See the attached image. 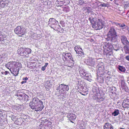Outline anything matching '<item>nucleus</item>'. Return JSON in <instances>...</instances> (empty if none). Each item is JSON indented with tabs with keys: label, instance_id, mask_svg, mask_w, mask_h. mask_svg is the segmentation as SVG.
Wrapping results in <instances>:
<instances>
[{
	"label": "nucleus",
	"instance_id": "nucleus-1",
	"mask_svg": "<svg viewBox=\"0 0 129 129\" xmlns=\"http://www.w3.org/2000/svg\"><path fill=\"white\" fill-rule=\"evenodd\" d=\"M108 39L111 42H114L117 40V36L115 28L113 27H110L109 30L107 35Z\"/></svg>",
	"mask_w": 129,
	"mask_h": 129
},
{
	"label": "nucleus",
	"instance_id": "nucleus-2",
	"mask_svg": "<svg viewBox=\"0 0 129 129\" xmlns=\"http://www.w3.org/2000/svg\"><path fill=\"white\" fill-rule=\"evenodd\" d=\"M40 102V100L37 97L35 98L29 103V106L32 109H35L36 111H39L40 110V107L39 106L38 107L37 106L39 105Z\"/></svg>",
	"mask_w": 129,
	"mask_h": 129
},
{
	"label": "nucleus",
	"instance_id": "nucleus-3",
	"mask_svg": "<svg viewBox=\"0 0 129 129\" xmlns=\"http://www.w3.org/2000/svg\"><path fill=\"white\" fill-rule=\"evenodd\" d=\"M113 47V46L111 44L105 43L103 46L104 55H106L108 57L111 55L112 54Z\"/></svg>",
	"mask_w": 129,
	"mask_h": 129
},
{
	"label": "nucleus",
	"instance_id": "nucleus-4",
	"mask_svg": "<svg viewBox=\"0 0 129 129\" xmlns=\"http://www.w3.org/2000/svg\"><path fill=\"white\" fill-rule=\"evenodd\" d=\"M18 53L23 57H28V54L31 52V50L29 48L22 47L18 49L17 51Z\"/></svg>",
	"mask_w": 129,
	"mask_h": 129
},
{
	"label": "nucleus",
	"instance_id": "nucleus-5",
	"mask_svg": "<svg viewBox=\"0 0 129 129\" xmlns=\"http://www.w3.org/2000/svg\"><path fill=\"white\" fill-rule=\"evenodd\" d=\"M48 22V25L54 29L57 28L59 29V28L60 27V26L58 25V21L54 18H50Z\"/></svg>",
	"mask_w": 129,
	"mask_h": 129
},
{
	"label": "nucleus",
	"instance_id": "nucleus-6",
	"mask_svg": "<svg viewBox=\"0 0 129 129\" xmlns=\"http://www.w3.org/2000/svg\"><path fill=\"white\" fill-rule=\"evenodd\" d=\"M104 26V24L102 22L101 20L98 19L93 25L92 27L96 30H100L103 28Z\"/></svg>",
	"mask_w": 129,
	"mask_h": 129
},
{
	"label": "nucleus",
	"instance_id": "nucleus-7",
	"mask_svg": "<svg viewBox=\"0 0 129 129\" xmlns=\"http://www.w3.org/2000/svg\"><path fill=\"white\" fill-rule=\"evenodd\" d=\"M62 55V59L64 61L73 59L71 54L70 53H63Z\"/></svg>",
	"mask_w": 129,
	"mask_h": 129
},
{
	"label": "nucleus",
	"instance_id": "nucleus-8",
	"mask_svg": "<svg viewBox=\"0 0 129 129\" xmlns=\"http://www.w3.org/2000/svg\"><path fill=\"white\" fill-rule=\"evenodd\" d=\"M23 28H21L20 26H18L14 29V32L17 34L21 36L20 35H23L24 33Z\"/></svg>",
	"mask_w": 129,
	"mask_h": 129
},
{
	"label": "nucleus",
	"instance_id": "nucleus-9",
	"mask_svg": "<svg viewBox=\"0 0 129 129\" xmlns=\"http://www.w3.org/2000/svg\"><path fill=\"white\" fill-rule=\"evenodd\" d=\"M92 98L97 102H100L104 101V98L101 95L100 93H96L92 96Z\"/></svg>",
	"mask_w": 129,
	"mask_h": 129
},
{
	"label": "nucleus",
	"instance_id": "nucleus-10",
	"mask_svg": "<svg viewBox=\"0 0 129 129\" xmlns=\"http://www.w3.org/2000/svg\"><path fill=\"white\" fill-rule=\"evenodd\" d=\"M16 63V62H10L8 63L5 66L10 71V69H12L15 68Z\"/></svg>",
	"mask_w": 129,
	"mask_h": 129
},
{
	"label": "nucleus",
	"instance_id": "nucleus-11",
	"mask_svg": "<svg viewBox=\"0 0 129 129\" xmlns=\"http://www.w3.org/2000/svg\"><path fill=\"white\" fill-rule=\"evenodd\" d=\"M67 117L70 120L74 121L76 118V116L74 114L69 113Z\"/></svg>",
	"mask_w": 129,
	"mask_h": 129
},
{
	"label": "nucleus",
	"instance_id": "nucleus-12",
	"mask_svg": "<svg viewBox=\"0 0 129 129\" xmlns=\"http://www.w3.org/2000/svg\"><path fill=\"white\" fill-rule=\"evenodd\" d=\"M121 39L122 42L124 45H127L128 43V42L127 41V39L125 36H121Z\"/></svg>",
	"mask_w": 129,
	"mask_h": 129
},
{
	"label": "nucleus",
	"instance_id": "nucleus-13",
	"mask_svg": "<svg viewBox=\"0 0 129 129\" xmlns=\"http://www.w3.org/2000/svg\"><path fill=\"white\" fill-rule=\"evenodd\" d=\"M61 90L63 91H68L69 89V87L68 85H66L63 84H61Z\"/></svg>",
	"mask_w": 129,
	"mask_h": 129
},
{
	"label": "nucleus",
	"instance_id": "nucleus-14",
	"mask_svg": "<svg viewBox=\"0 0 129 129\" xmlns=\"http://www.w3.org/2000/svg\"><path fill=\"white\" fill-rule=\"evenodd\" d=\"M84 79H85L90 82L92 81L91 77L90 74L86 73L85 75L82 77Z\"/></svg>",
	"mask_w": 129,
	"mask_h": 129
},
{
	"label": "nucleus",
	"instance_id": "nucleus-15",
	"mask_svg": "<svg viewBox=\"0 0 129 129\" xmlns=\"http://www.w3.org/2000/svg\"><path fill=\"white\" fill-rule=\"evenodd\" d=\"M104 129H114L113 126L108 123H105L104 126Z\"/></svg>",
	"mask_w": 129,
	"mask_h": 129
},
{
	"label": "nucleus",
	"instance_id": "nucleus-16",
	"mask_svg": "<svg viewBox=\"0 0 129 129\" xmlns=\"http://www.w3.org/2000/svg\"><path fill=\"white\" fill-rule=\"evenodd\" d=\"M10 71L11 73L15 76L18 75V74L19 70L17 69L14 68L12 69H10Z\"/></svg>",
	"mask_w": 129,
	"mask_h": 129
},
{
	"label": "nucleus",
	"instance_id": "nucleus-17",
	"mask_svg": "<svg viewBox=\"0 0 129 129\" xmlns=\"http://www.w3.org/2000/svg\"><path fill=\"white\" fill-rule=\"evenodd\" d=\"M17 96L19 98V96H21L22 98L21 99H22L23 100L25 101H26L27 99V98L28 97V96L26 94H23V95H18V94L17 95Z\"/></svg>",
	"mask_w": 129,
	"mask_h": 129
},
{
	"label": "nucleus",
	"instance_id": "nucleus-18",
	"mask_svg": "<svg viewBox=\"0 0 129 129\" xmlns=\"http://www.w3.org/2000/svg\"><path fill=\"white\" fill-rule=\"evenodd\" d=\"M22 118H17V120L15 121L14 122L17 124L20 125L22 124Z\"/></svg>",
	"mask_w": 129,
	"mask_h": 129
},
{
	"label": "nucleus",
	"instance_id": "nucleus-19",
	"mask_svg": "<svg viewBox=\"0 0 129 129\" xmlns=\"http://www.w3.org/2000/svg\"><path fill=\"white\" fill-rule=\"evenodd\" d=\"M104 71V67L103 66H102L98 68L97 72L98 73H99L100 74H102L103 73V72Z\"/></svg>",
	"mask_w": 129,
	"mask_h": 129
},
{
	"label": "nucleus",
	"instance_id": "nucleus-20",
	"mask_svg": "<svg viewBox=\"0 0 129 129\" xmlns=\"http://www.w3.org/2000/svg\"><path fill=\"white\" fill-rule=\"evenodd\" d=\"M79 72L80 75L82 77L84 76L85 75L86 73H87V72L85 71V70L82 69H80L79 70Z\"/></svg>",
	"mask_w": 129,
	"mask_h": 129
},
{
	"label": "nucleus",
	"instance_id": "nucleus-21",
	"mask_svg": "<svg viewBox=\"0 0 129 129\" xmlns=\"http://www.w3.org/2000/svg\"><path fill=\"white\" fill-rule=\"evenodd\" d=\"M74 49L76 53H78L81 51H82V49L79 46H76Z\"/></svg>",
	"mask_w": 129,
	"mask_h": 129
},
{
	"label": "nucleus",
	"instance_id": "nucleus-22",
	"mask_svg": "<svg viewBox=\"0 0 129 129\" xmlns=\"http://www.w3.org/2000/svg\"><path fill=\"white\" fill-rule=\"evenodd\" d=\"M118 69L119 70L122 72H125L126 70L124 67H123V66L120 65L118 66Z\"/></svg>",
	"mask_w": 129,
	"mask_h": 129
},
{
	"label": "nucleus",
	"instance_id": "nucleus-23",
	"mask_svg": "<svg viewBox=\"0 0 129 129\" xmlns=\"http://www.w3.org/2000/svg\"><path fill=\"white\" fill-rule=\"evenodd\" d=\"M114 24L116 25H117L118 26H119V27H121L122 28H125L126 27V26L124 24H118L117 23H114Z\"/></svg>",
	"mask_w": 129,
	"mask_h": 129
},
{
	"label": "nucleus",
	"instance_id": "nucleus-24",
	"mask_svg": "<svg viewBox=\"0 0 129 129\" xmlns=\"http://www.w3.org/2000/svg\"><path fill=\"white\" fill-rule=\"evenodd\" d=\"M119 111L118 110H115L113 113H112V114L114 116H116L117 115L119 114Z\"/></svg>",
	"mask_w": 129,
	"mask_h": 129
},
{
	"label": "nucleus",
	"instance_id": "nucleus-25",
	"mask_svg": "<svg viewBox=\"0 0 129 129\" xmlns=\"http://www.w3.org/2000/svg\"><path fill=\"white\" fill-rule=\"evenodd\" d=\"M122 83H121V86L122 89H125L126 87V86L124 83V81L123 80H121Z\"/></svg>",
	"mask_w": 129,
	"mask_h": 129
},
{
	"label": "nucleus",
	"instance_id": "nucleus-26",
	"mask_svg": "<svg viewBox=\"0 0 129 129\" xmlns=\"http://www.w3.org/2000/svg\"><path fill=\"white\" fill-rule=\"evenodd\" d=\"M58 1V0H57L56 1V3L58 4V6H61L62 5H64L65 4V3H62V2H61V1Z\"/></svg>",
	"mask_w": 129,
	"mask_h": 129
},
{
	"label": "nucleus",
	"instance_id": "nucleus-27",
	"mask_svg": "<svg viewBox=\"0 0 129 129\" xmlns=\"http://www.w3.org/2000/svg\"><path fill=\"white\" fill-rule=\"evenodd\" d=\"M124 49L126 53H128L129 52V48L127 46H124Z\"/></svg>",
	"mask_w": 129,
	"mask_h": 129
},
{
	"label": "nucleus",
	"instance_id": "nucleus-28",
	"mask_svg": "<svg viewBox=\"0 0 129 129\" xmlns=\"http://www.w3.org/2000/svg\"><path fill=\"white\" fill-rule=\"evenodd\" d=\"M78 55L79 56L82 57H83L84 56V54L83 52H82V51H81L78 53Z\"/></svg>",
	"mask_w": 129,
	"mask_h": 129
},
{
	"label": "nucleus",
	"instance_id": "nucleus-29",
	"mask_svg": "<svg viewBox=\"0 0 129 129\" xmlns=\"http://www.w3.org/2000/svg\"><path fill=\"white\" fill-rule=\"evenodd\" d=\"M69 10L70 9L69 7L67 6L64 8L63 11L67 13L69 12Z\"/></svg>",
	"mask_w": 129,
	"mask_h": 129
},
{
	"label": "nucleus",
	"instance_id": "nucleus-30",
	"mask_svg": "<svg viewBox=\"0 0 129 129\" xmlns=\"http://www.w3.org/2000/svg\"><path fill=\"white\" fill-rule=\"evenodd\" d=\"M94 18L92 17H90L88 19L89 21H90V23L91 24H93L94 23H95L93 19Z\"/></svg>",
	"mask_w": 129,
	"mask_h": 129
},
{
	"label": "nucleus",
	"instance_id": "nucleus-31",
	"mask_svg": "<svg viewBox=\"0 0 129 129\" xmlns=\"http://www.w3.org/2000/svg\"><path fill=\"white\" fill-rule=\"evenodd\" d=\"M109 5L107 4H105L104 3H101L100 6L102 7H107Z\"/></svg>",
	"mask_w": 129,
	"mask_h": 129
},
{
	"label": "nucleus",
	"instance_id": "nucleus-32",
	"mask_svg": "<svg viewBox=\"0 0 129 129\" xmlns=\"http://www.w3.org/2000/svg\"><path fill=\"white\" fill-rule=\"evenodd\" d=\"M89 64L90 65H92L94 64L95 62L94 61L91 59H90L89 60Z\"/></svg>",
	"mask_w": 129,
	"mask_h": 129
},
{
	"label": "nucleus",
	"instance_id": "nucleus-33",
	"mask_svg": "<svg viewBox=\"0 0 129 129\" xmlns=\"http://www.w3.org/2000/svg\"><path fill=\"white\" fill-rule=\"evenodd\" d=\"M61 86V84H59V86L56 89L57 90H59V93H60V92H61V91L60 90H59V89L61 90V87H60Z\"/></svg>",
	"mask_w": 129,
	"mask_h": 129
},
{
	"label": "nucleus",
	"instance_id": "nucleus-34",
	"mask_svg": "<svg viewBox=\"0 0 129 129\" xmlns=\"http://www.w3.org/2000/svg\"><path fill=\"white\" fill-rule=\"evenodd\" d=\"M4 38V37L3 36V35L1 34V32L0 33V41H3L4 39H3Z\"/></svg>",
	"mask_w": 129,
	"mask_h": 129
},
{
	"label": "nucleus",
	"instance_id": "nucleus-35",
	"mask_svg": "<svg viewBox=\"0 0 129 129\" xmlns=\"http://www.w3.org/2000/svg\"><path fill=\"white\" fill-rule=\"evenodd\" d=\"M3 113L2 111L0 110V120L2 119L3 118Z\"/></svg>",
	"mask_w": 129,
	"mask_h": 129
},
{
	"label": "nucleus",
	"instance_id": "nucleus-36",
	"mask_svg": "<svg viewBox=\"0 0 129 129\" xmlns=\"http://www.w3.org/2000/svg\"><path fill=\"white\" fill-rule=\"evenodd\" d=\"M81 94L83 95H85L88 93V91H85V92H80Z\"/></svg>",
	"mask_w": 129,
	"mask_h": 129
},
{
	"label": "nucleus",
	"instance_id": "nucleus-37",
	"mask_svg": "<svg viewBox=\"0 0 129 129\" xmlns=\"http://www.w3.org/2000/svg\"><path fill=\"white\" fill-rule=\"evenodd\" d=\"M113 47L114 50L116 51H117L119 50V47H117V48H116V46L115 47L114 46Z\"/></svg>",
	"mask_w": 129,
	"mask_h": 129
},
{
	"label": "nucleus",
	"instance_id": "nucleus-38",
	"mask_svg": "<svg viewBox=\"0 0 129 129\" xmlns=\"http://www.w3.org/2000/svg\"><path fill=\"white\" fill-rule=\"evenodd\" d=\"M123 107H129V104H124L123 105Z\"/></svg>",
	"mask_w": 129,
	"mask_h": 129
},
{
	"label": "nucleus",
	"instance_id": "nucleus-39",
	"mask_svg": "<svg viewBox=\"0 0 129 129\" xmlns=\"http://www.w3.org/2000/svg\"><path fill=\"white\" fill-rule=\"evenodd\" d=\"M79 4L80 5H82V4L84 3L83 1L80 0L79 1Z\"/></svg>",
	"mask_w": 129,
	"mask_h": 129
},
{
	"label": "nucleus",
	"instance_id": "nucleus-40",
	"mask_svg": "<svg viewBox=\"0 0 129 129\" xmlns=\"http://www.w3.org/2000/svg\"><path fill=\"white\" fill-rule=\"evenodd\" d=\"M50 81H46V83L45 84V85H48V86H49V84H50Z\"/></svg>",
	"mask_w": 129,
	"mask_h": 129
},
{
	"label": "nucleus",
	"instance_id": "nucleus-41",
	"mask_svg": "<svg viewBox=\"0 0 129 129\" xmlns=\"http://www.w3.org/2000/svg\"><path fill=\"white\" fill-rule=\"evenodd\" d=\"M28 79V78L27 77L23 78L22 79V80L24 81L25 80L26 81Z\"/></svg>",
	"mask_w": 129,
	"mask_h": 129
},
{
	"label": "nucleus",
	"instance_id": "nucleus-42",
	"mask_svg": "<svg viewBox=\"0 0 129 129\" xmlns=\"http://www.w3.org/2000/svg\"><path fill=\"white\" fill-rule=\"evenodd\" d=\"M58 1H60V2L61 1V2H62V3H65L67 1V0H58Z\"/></svg>",
	"mask_w": 129,
	"mask_h": 129
},
{
	"label": "nucleus",
	"instance_id": "nucleus-43",
	"mask_svg": "<svg viewBox=\"0 0 129 129\" xmlns=\"http://www.w3.org/2000/svg\"><path fill=\"white\" fill-rule=\"evenodd\" d=\"M125 58L126 60H127L129 61V56H125Z\"/></svg>",
	"mask_w": 129,
	"mask_h": 129
},
{
	"label": "nucleus",
	"instance_id": "nucleus-44",
	"mask_svg": "<svg viewBox=\"0 0 129 129\" xmlns=\"http://www.w3.org/2000/svg\"><path fill=\"white\" fill-rule=\"evenodd\" d=\"M41 107H42V108L43 109L44 107V106H43V105H42L43 104V102L41 101Z\"/></svg>",
	"mask_w": 129,
	"mask_h": 129
},
{
	"label": "nucleus",
	"instance_id": "nucleus-45",
	"mask_svg": "<svg viewBox=\"0 0 129 129\" xmlns=\"http://www.w3.org/2000/svg\"><path fill=\"white\" fill-rule=\"evenodd\" d=\"M9 73V72L8 71H6L5 72H4V74L5 75H7Z\"/></svg>",
	"mask_w": 129,
	"mask_h": 129
},
{
	"label": "nucleus",
	"instance_id": "nucleus-46",
	"mask_svg": "<svg viewBox=\"0 0 129 129\" xmlns=\"http://www.w3.org/2000/svg\"><path fill=\"white\" fill-rule=\"evenodd\" d=\"M45 68L44 67V66H43L42 67L41 69L42 71H44L45 70Z\"/></svg>",
	"mask_w": 129,
	"mask_h": 129
},
{
	"label": "nucleus",
	"instance_id": "nucleus-47",
	"mask_svg": "<svg viewBox=\"0 0 129 129\" xmlns=\"http://www.w3.org/2000/svg\"><path fill=\"white\" fill-rule=\"evenodd\" d=\"M114 3H115V4H116V5H118V3H117L116 2V1L115 0H114Z\"/></svg>",
	"mask_w": 129,
	"mask_h": 129
},
{
	"label": "nucleus",
	"instance_id": "nucleus-48",
	"mask_svg": "<svg viewBox=\"0 0 129 129\" xmlns=\"http://www.w3.org/2000/svg\"><path fill=\"white\" fill-rule=\"evenodd\" d=\"M48 64V63H46L45 64L44 66V67L46 68V67H47V65Z\"/></svg>",
	"mask_w": 129,
	"mask_h": 129
},
{
	"label": "nucleus",
	"instance_id": "nucleus-49",
	"mask_svg": "<svg viewBox=\"0 0 129 129\" xmlns=\"http://www.w3.org/2000/svg\"><path fill=\"white\" fill-rule=\"evenodd\" d=\"M26 81H22L21 82V83L22 84H23V83H26Z\"/></svg>",
	"mask_w": 129,
	"mask_h": 129
},
{
	"label": "nucleus",
	"instance_id": "nucleus-50",
	"mask_svg": "<svg viewBox=\"0 0 129 129\" xmlns=\"http://www.w3.org/2000/svg\"><path fill=\"white\" fill-rule=\"evenodd\" d=\"M0 58H1V59H2V61H3V59H4V57H3V56H1L0 57Z\"/></svg>",
	"mask_w": 129,
	"mask_h": 129
},
{
	"label": "nucleus",
	"instance_id": "nucleus-51",
	"mask_svg": "<svg viewBox=\"0 0 129 129\" xmlns=\"http://www.w3.org/2000/svg\"><path fill=\"white\" fill-rule=\"evenodd\" d=\"M44 127L43 126H41V129H43Z\"/></svg>",
	"mask_w": 129,
	"mask_h": 129
},
{
	"label": "nucleus",
	"instance_id": "nucleus-52",
	"mask_svg": "<svg viewBox=\"0 0 129 129\" xmlns=\"http://www.w3.org/2000/svg\"><path fill=\"white\" fill-rule=\"evenodd\" d=\"M70 121L71 122H72V123H74V122L72 121V120H70Z\"/></svg>",
	"mask_w": 129,
	"mask_h": 129
},
{
	"label": "nucleus",
	"instance_id": "nucleus-53",
	"mask_svg": "<svg viewBox=\"0 0 129 129\" xmlns=\"http://www.w3.org/2000/svg\"><path fill=\"white\" fill-rule=\"evenodd\" d=\"M120 129H125V128H121Z\"/></svg>",
	"mask_w": 129,
	"mask_h": 129
},
{
	"label": "nucleus",
	"instance_id": "nucleus-54",
	"mask_svg": "<svg viewBox=\"0 0 129 129\" xmlns=\"http://www.w3.org/2000/svg\"><path fill=\"white\" fill-rule=\"evenodd\" d=\"M43 113H44L43 112H42L41 113V114H43Z\"/></svg>",
	"mask_w": 129,
	"mask_h": 129
},
{
	"label": "nucleus",
	"instance_id": "nucleus-55",
	"mask_svg": "<svg viewBox=\"0 0 129 129\" xmlns=\"http://www.w3.org/2000/svg\"><path fill=\"white\" fill-rule=\"evenodd\" d=\"M2 4H3V3H2ZM4 5V6H5V4H4V5Z\"/></svg>",
	"mask_w": 129,
	"mask_h": 129
},
{
	"label": "nucleus",
	"instance_id": "nucleus-56",
	"mask_svg": "<svg viewBox=\"0 0 129 129\" xmlns=\"http://www.w3.org/2000/svg\"><path fill=\"white\" fill-rule=\"evenodd\" d=\"M42 121H43L42 120ZM43 121L44 122H45H45H44V121Z\"/></svg>",
	"mask_w": 129,
	"mask_h": 129
},
{
	"label": "nucleus",
	"instance_id": "nucleus-57",
	"mask_svg": "<svg viewBox=\"0 0 129 129\" xmlns=\"http://www.w3.org/2000/svg\"><path fill=\"white\" fill-rule=\"evenodd\" d=\"M110 77H107V78H110Z\"/></svg>",
	"mask_w": 129,
	"mask_h": 129
},
{
	"label": "nucleus",
	"instance_id": "nucleus-58",
	"mask_svg": "<svg viewBox=\"0 0 129 129\" xmlns=\"http://www.w3.org/2000/svg\"><path fill=\"white\" fill-rule=\"evenodd\" d=\"M111 1H112L113 0H110Z\"/></svg>",
	"mask_w": 129,
	"mask_h": 129
},
{
	"label": "nucleus",
	"instance_id": "nucleus-59",
	"mask_svg": "<svg viewBox=\"0 0 129 129\" xmlns=\"http://www.w3.org/2000/svg\"><path fill=\"white\" fill-rule=\"evenodd\" d=\"M42 118H41V119H42Z\"/></svg>",
	"mask_w": 129,
	"mask_h": 129
},
{
	"label": "nucleus",
	"instance_id": "nucleus-60",
	"mask_svg": "<svg viewBox=\"0 0 129 129\" xmlns=\"http://www.w3.org/2000/svg\"><path fill=\"white\" fill-rule=\"evenodd\" d=\"M128 129H129V128H128Z\"/></svg>",
	"mask_w": 129,
	"mask_h": 129
}]
</instances>
